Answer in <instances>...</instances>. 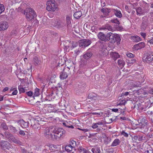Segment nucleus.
Listing matches in <instances>:
<instances>
[{"label":"nucleus","instance_id":"1","mask_svg":"<svg viewBox=\"0 0 153 153\" xmlns=\"http://www.w3.org/2000/svg\"><path fill=\"white\" fill-rule=\"evenodd\" d=\"M65 133V131L62 128L50 127L45 129L44 134L47 138L56 140L64 136Z\"/></svg>","mask_w":153,"mask_h":153},{"label":"nucleus","instance_id":"2","mask_svg":"<svg viewBox=\"0 0 153 153\" xmlns=\"http://www.w3.org/2000/svg\"><path fill=\"white\" fill-rule=\"evenodd\" d=\"M46 4V10L48 11L53 12L58 10V5L54 0H49L47 2Z\"/></svg>","mask_w":153,"mask_h":153},{"label":"nucleus","instance_id":"3","mask_svg":"<svg viewBox=\"0 0 153 153\" xmlns=\"http://www.w3.org/2000/svg\"><path fill=\"white\" fill-rule=\"evenodd\" d=\"M121 41L120 37L118 34L113 33L111 32L107 33V41L112 43H114L116 41L118 43Z\"/></svg>","mask_w":153,"mask_h":153},{"label":"nucleus","instance_id":"4","mask_svg":"<svg viewBox=\"0 0 153 153\" xmlns=\"http://www.w3.org/2000/svg\"><path fill=\"white\" fill-rule=\"evenodd\" d=\"M38 121L35 119L34 118H32L29 119L28 123L30 125L31 127L34 130L37 131L39 130L41 128V125L38 123Z\"/></svg>","mask_w":153,"mask_h":153},{"label":"nucleus","instance_id":"5","mask_svg":"<svg viewBox=\"0 0 153 153\" xmlns=\"http://www.w3.org/2000/svg\"><path fill=\"white\" fill-rule=\"evenodd\" d=\"M27 11L26 16L28 20H31L36 16V13L32 8H28Z\"/></svg>","mask_w":153,"mask_h":153},{"label":"nucleus","instance_id":"6","mask_svg":"<svg viewBox=\"0 0 153 153\" xmlns=\"http://www.w3.org/2000/svg\"><path fill=\"white\" fill-rule=\"evenodd\" d=\"M138 124H136L138 125V127L140 128H144L145 129V131L146 132L148 129L146 126L147 121L145 119L143 118L141 119H139L138 121Z\"/></svg>","mask_w":153,"mask_h":153},{"label":"nucleus","instance_id":"7","mask_svg":"<svg viewBox=\"0 0 153 153\" xmlns=\"http://www.w3.org/2000/svg\"><path fill=\"white\" fill-rule=\"evenodd\" d=\"M146 57L143 58L144 62L150 64L153 62V53L151 52H148L146 53Z\"/></svg>","mask_w":153,"mask_h":153},{"label":"nucleus","instance_id":"8","mask_svg":"<svg viewBox=\"0 0 153 153\" xmlns=\"http://www.w3.org/2000/svg\"><path fill=\"white\" fill-rule=\"evenodd\" d=\"M91 43V41L88 39L80 40L79 42V46L81 48H84L90 45Z\"/></svg>","mask_w":153,"mask_h":153},{"label":"nucleus","instance_id":"9","mask_svg":"<svg viewBox=\"0 0 153 153\" xmlns=\"http://www.w3.org/2000/svg\"><path fill=\"white\" fill-rule=\"evenodd\" d=\"M70 68L68 67H65L63 71L61 73L60 76L61 79H66L68 76V74L70 73Z\"/></svg>","mask_w":153,"mask_h":153},{"label":"nucleus","instance_id":"10","mask_svg":"<svg viewBox=\"0 0 153 153\" xmlns=\"http://www.w3.org/2000/svg\"><path fill=\"white\" fill-rule=\"evenodd\" d=\"M0 146L3 150L8 149L10 148V145L9 143L7 141L1 140L0 142Z\"/></svg>","mask_w":153,"mask_h":153},{"label":"nucleus","instance_id":"11","mask_svg":"<svg viewBox=\"0 0 153 153\" xmlns=\"http://www.w3.org/2000/svg\"><path fill=\"white\" fill-rule=\"evenodd\" d=\"M51 24L53 26L56 27L57 28H62L65 25L63 22L60 21H57L54 20L52 21Z\"/></svg>","mask_w":153,"mask_h":153},{"label":"nucleus","instance_id":"12","mask_svg":"<svg viewBox=\"0 0 153 153\" xmlns=\"http://www.w3.org/2000/svg\"><path fill=\"white\" fill-rule=\"evenodd\" d=\"M8 27V23L6 22H0V31H3L6 30Z\"/></svg>","mask_w":153,"mask_h":153},{"label":"nucleus","instance_id":"13","mask_svg":"<svg viewBox=\"0 0 153 153\" xmlns=\"http://www.w3.org/2000/svg\"><path fill=\"white\" fill-rule=\"evenodd\" d=\"M100 30H104L106 31L107 30L113 31L114 30L112 27L111 25L108 24H106L102 26V27L100 28Z\"/></svg>","mask_w":153,"mask_h":153},{"label":"nucleus","instance_id":"14","mask_svg":"<svg viewBox=\"0 0 153 153\" xmlns=\"http://www.w3.org/2000/svg\"><path fill=\"white\" fill-rule=\"evenodd\" d=\"M145 44L143 42H140L134 45L133 47V49L135 50H137L144 48Z\"/></svg>","mask_w":153,"mask_h":153},{"label":"nucleus","instance_id":"15","mask_svg":"<svg viewBox=\"0 0 153 153\" xmlns=\"http://www.w3.org/2000/svg\"><path fill=\"white\" fill-rule=\"evenodd\" d=\"M97 36L101 40L104 42L107 41V34L105 35L103 33L100 32L98 34Z\"/></svg>","mask_w":153,"mask_h":153},{"label":"nucleus","instance_id":"16","mask_svg":"<svg viewBox=\"0 0 153 153\" xmlns=\"http://www.w3.org/2000/svg\"><path fill=\"white\" fill-rule=\"evenodd\" d=\"M93 54V53L88 50L83 55V57L85 59L87 60L90 58Z\"/></svg>","mask_w":153,"mask_h":153},{"label":"nucleus","instance_id":"17","mask_svg":"<svg viewBox=\"0 0 153 153\" xmlns=\"http://www.w3.org/2000/svg\"><path fill=\"white\" fill-rule=\"evenodd\" d=\"M17 122L19 124L20 126L22 128H27L29 124L28 121L27 122H25L23 120H19Z\"/></svg>","mask_w":153,"mask_h":153},{"label":"nucleus","instance_id":"18","mask_svg":"<svg viewBox=\"0 0 153 153\" xmlns=\"http://www.w3.org/2000/svg\"><path fill=\"white\" fill-rule=\"evenodd\" d=\"M103 125V123L102 122L99 121L97 123H93L91 127L93 129L97 128V131H100L101 130V129L100 128L98 127V126H101Z\"/></svg>","mask_w":153,"mask_h":153},{"label":"nucleus","instance_id":"19","mask_svg":"<svg viewBox=\"0 0 153 153\" xmlns=\"http://www.w3.org/2000/svg\"><path fill=\"white\" fill-rule=\"evenodd\" d=\"M66 25L68 29H71L72 25L71 22V19L70 17L69 16H67L66 17Z\"/></svg>","mask_w":153,"mask_h":153},{"label":"nucleus","instance_id":"20","mask_svg":"<svg viewBox=\"0 0 153 153\" xmlns=\"http://www.w3.org/2000/svg\"><path fill=\"white\" fill-rule=\"evenodd\" d=\"M110 55L112 58L114 60H116L120 57V55L118 53L115 52H111L110 53Z\"/></svg>","mask_w":153,"mask_h":153},{"label":"nucleus","instance_id":"21","mask_svg":"<svg viewBox=\"0 0 153 153\" xmlns=\"http://www.w3.org/2000/svg\"><path fill=\"white\" fill-rule=\"evenodd\" d=\"M33 61L34 64L35 65L40 64L41 63L40 60L36 56L33 58Z\"/></svg>","mask_w":153,"mask_h":153},{"label":"nucleus","instance_id":"22","mask_svg":"<svg viewBox=\"0 0 153 153\" xmlns=\"http://www.w3.org/2000/svg\"><path fill=\"white\" fill-rule=\"evenodd\" d=\"M148 26V22L147 21H143L141 25V29L142 30H144L147 26Z\"/></svg>","mask_w":153,"mask_h":153},{"label":"nucleus","instance_id":"23","mask_svg":"<svg viewBox=\"0 0 153 153\" xmlns=\"http://www.w3.org/2000/svg\"><path fill=\"white\" fill-rule=\"evenodd\" d=\"M113 12L117 17L119 18H120L122 17V15L120 11L114 10Z\"/></svg>","mask_w":153,"mask_h":153},{"label":"nucleus","instance_id":"24","mask_svg":"<svg viewBox=\"0 0 153 153\" xmlns=\"http://www.w3.org/2000/svg\"><path fill=\"white\" fill-rule=\"evenodd\" d=\"M47 106L48 107V111L49 112H55L56 111V109H54L53 106L51 105H48Z\"/></svg>","mask_w":153,"mask_h":153},{"label":"nucleus","instance_id":"25","mask_svg":"<svg viewBox=\"0 0 153 153\" xmlns=\"http://www.w3.org/2000/svg\"><path fill=\"white\" fill-rule=\"evenodd\" d=\"M82 15V13L81 11H78L75 12L74 15V17L77 19H79Z\"/></svg>","mask_w":153,"mask_h":153},{"label":"nucleus","instance_id":"26","mask_svg":"<svg viewBox=\"0 0 153 153\" xmlns=\"http://www.w3.org/2000/svg\"><path fill=\"white\" fill-rule=\"evenodd\" d=\"M88 98L91 100H95L97 98V95L94 93H91L89 94Z\"/></svg>","mask_w":153,"mask_h":153},{"label":"nucleus","instance_id":"27","mask_svg":"<svg viewBox=\"0 0 153 153\" xmlns=\"http://www.w3.org/2000/svg\"><path fill=\"white\" fill-rule=\"evenodd\" d=\"M120 143V141L119 139H116L114 140L111 146L112 147L116 146L118 145Z\"/></svg>","mask_w":153,"mask_h":153},{"label":"nucleus","instance_id":"28","mask_svg":"<svg viewBox=\"0 0 153 153\" xmlns=\"http://www.w3.org/2000/svg\"><path fill=\"white\" fill-rule=\"evenodd\" d=\"M5 135L6 138L10 140H11L12 138H13L14 137L11 134L7 132H5Z\"/></svg>","mask_w":153,"mask_h":153},{"label":"nucleus","instance_id":"29","mask_svg":"<svg viewBox=\"0 0 153 153\" xmlns=\"http://www.w3.org/2000/svg\"><path fill=\"white\" fill-rule=\"evenodd\" d=\"M78 150L79 152V153H87L88 152L85 148L82 146L79 147Z\"/></svg>","mask_w":153,"mask_h":153},{"label":"nucleus","instance_id":"30","mask_svg":"<svg viewBox=\"0 0 153 153\" xmlns=\"http://www.w3.org/2000/svg\"><path fill=\"white\" fill-rule=\"evenodd\" d=\"M71 145L67 144L65 147V149L68 152H70L72 151L73 147Z\"/></svg>","mask_w":153,"mask_h":153},{"label":"nucleus","instance_id":"31","mask_svg":"<svg viewBox=\"0 0 153 153\" xmlns=\"http://www.w3.org/2000/svg\"><path fill=\"white\" fill-rule=\"evenodd\" d=\"M132 39L134 42H138L141 40V38L138 36H136L132 37Z\"/></svg>","mask_w":153,"mask_h":153},{"label":"nucleus","instance_id":"32","mask_svg":"<svg viewBox=\"0 0 153 153\" xmlns=\"http://www.w3.org/2000/svg\"><path fill=\"white\" fill-rule=\"evenodd\" d=\"M137 15L142 14L144 13V11L140 7L136 9Z\"/></svg>","mask_w":153,"mask_h":153},{"label":"nucleus","instance_id":"33","mask_svg":"<svg viewBox=\"0 0 153 153\" xmlns=\"http://www.w3.org/2000/svg\"><path fill=\"white\" fill-rule=\"evenodd\" d=\"M0 126L4 130H7L8 129L6 124L4 123H2L1 124Z\"/></svg>","mask_w":153,"mask_h":153},{"label":"nucleus","instance_id":"34","mask_svg":"<svg viewBox=\"0 0 153 153\" xmlns=\"http://www.w3.org/2000/svg\"><path fill=\"white\" fill-rule=\"evenodd\" d=\"M39 89L36 88L35 89V91L34 92V95L33 96V97H35L38 96L39 95Z\"/></svg>","mask_w":153,"mask_h":153},{"label":"nucleus","instance_id":"35","mask_svg":"<svg viewBox=\"0 0 153 153\" xmlns=\"http://www.w3.org/2000/svg\"><path fill=\"white\" fill-rule=\"evenodd\" d=\"M93 115H96L97 117H100L103 114V113L101 111H99V112H91L90 114Z\"/></svg>","mask_w":153,"mask_h":153},{"label":"nucleus","instance_id":"36","mask_svg":"<svg viewBox=\"0 0 153 153\" xmlns=\"http://www.w3.org/2000/svg\"><path fill=\"white\" fill-rule=\"evenodd\" d=\"M87 64V61L86 60H84L82 61L80 64L81 67H84Z\"/></svg>","mask_w":153,"mask_h":153},{"label":"nucleus","instance_id":"37","mask_svg":"<svg viewBox=\"0 0 153 153\" xmlns=\"http://www.w3.org/2000/svg\"><path fill=\"white\" fill-rule=\"evenodd\" d=\"M110 22L112 23H115L118 25H119L120 24V22L119 21L117 18L115 19L114 18L111 20H110Z\"/></svg>","mask_w":153,"mask_h":153},{"label":"nucleus","instance_id":"38","mask_svg":"<svg viewBox=\"0 0 153 153\" xmlns=\"http://www.w3.org/2000/svg\"><path fill=\"white\" fill-rule=\"evenodd\" d=\"M11 141L13 142L14 143L18 144L20 145L21 144V142L18 140L15 139L14 137H13V138H12V139Z\"/></svg>","mask_w":153,"mask_h":153},{"label":"nucleus","instance_id":"39","mask_svg":"<svg viewBox=\"0 0 153 153\" xmlns=\"http://www.w3.org/2000/svg\"><path fill=\"white\" fill-rule=\"evenodd\" d=\"M111 141L110 138L107 137L104 140V143L105 144H108Z\"/></svg>","mask_w":153,"mask_h":153},{"label":"nucleus","instance_id":"40","mask_svg":"<svg viewBox=\"0 0 153 153\" xmlns=\"http://www.w3.org/2000/svg\"><path fill=\"white\" fill-rule=\"evenodd\" d=\"M118 63L119 65L122 66H124L125 64L124 61L121 60H118Z\"/></svg>","mask_w":153,"mask_h":153},{"label":"nucleus","instance_id":"41","mask_svg":"<svg viewBox=\"0 0 153 153\" xmlns=\"http://www.w3.org/2000/svg\"><path fill=\"white\" fill-rule=\"evenodd\" d=\"M18 89L19 92L20 93H23L25 92V90L23 88L21 87L20 86H19L18 87Z\"/></svg>","mask_w":153,"mask_h":153},{"label":"nucleus","instance_id":"42","mask_svg":"<svg viewBox=\"0 0 153 153\" xmlns=\"http://www.w3.org/2000/svg\"><path fill=\"white\" fill-rule=\"evenodd\" d=\"M9 127L10 129L13 132L15 133L17 131L16 129L12 126H9Z\"/></svg>","mask_w":153,"mask_h":153},{"label":"nucleus","instance_id":"43","mask_svg":"<svg viewBox=\"0 0 153 153\" xmlns=\"http://www.w3.org/2000/svg\"><path fill=\"white\" fill-rule=\"evenodd\" d=\"M69 144L72 146V147L74 148L76 145V142L74 140H72L71 141L70 143Z\"/></svg>","mask_w":153,"mask_h":153},{"label":"nucleus","instance_id":"44","mask_svg":"<svg viewBox=\"0 0 153 153\" xmlns=\"http://www.w3.org/2000/svg\"><path fill=\"white\" fill-rule=\"evenodd\" d=\"M126 102L125 100H121L120 102V103L117 105H124L126 103Z\"/></svg>","mask_w":153,"mask_h":153},{"label":"nucleus","instance_id":"45","mask_svg":"<svg viewBox=\"0 0 153 153\" xmlns=\"http://www.w3.org/2000/svg\"><path fill=\"white\" fill-rule=\"evenodd\" d=\"M121 134L126 137H128V134L125 132L124 131H122Z\"/></svg>","mask_w":153,"mask_h":153},{"label":"nucleus","instance_id":"46","mask_svg":"<svg viewBox=\"0 0 153 153\" xmlns=\"http://www.w3.org/2000/svg\"><path fill=\"white\" fill-rule=\"evenodd\" d=\"M27 94L29 97H31L33 94V93L32 91H30L26 92Z\"/></svg>","mask_w":153,"mask_h":153},{"label":"nucleus","instance_id":"47","mask_svg":"<svg viewBox=\"0 0 153 153\" xmlns=\"http://www.w3.org/2000/svg\"><path fill=\"white\" fill-rule=\"evenodd\" d=\"M150 105L151 106H153V96L151 97L149 100Z\"/></svg>","mask_w":153,"mask_h":153},{"label":"nucleus","instance_id":"48","mask_svg":"<svg viewBox=\"0 0 153 153\" xmlns=\"http://www.w3.org/2000/svg\"><path fill=\"white\" fill-rule=\"evenodd\" d=\"M101 11L104 14H105L106 12V11H107V8H102L101 10Z\"/></svg>","mask_w":153,"mask_h":153},{"label":"nucleus","instance_id":"49","mask_svg":"<svg viewBox=\"0 0 153 153\" xmlns=\"http://www.w3.org/2000/svg\"><path fill=\"white\" fill-rule=\"evenodd\" d=\"M143 134H142V135H138L137 139L139 141L142 140H143Z\"/></svg>","mask_w":153,"mask_h":153},{"label":"nucleus","instance_id":"50","mask_svg":"<svg viewBox=\"0 0 153 153\" xmlns=\"http://www.w3.org/2000/svg\"><path fill=\"white\" fill-rule=\"evenodd\" d=\"M4 6L3 4H0V11H2V12L4 11Z\"/></svg>","mask_w":153,"mask_h":153},{"label":"nucleus","instance_id":"51","mask_svg":"<svg viewBox=\"0 0 153 153\" xmlns=\"http://www.w3.org/2000/svg\"><path fill=\"white\" fill-rule=\"evenodd\" d=\"M127 56L129 57H133L134 56V55L131 53H128L126 54Z\"/></svg>","mask_w":153,"mask_h":153},{"label":"nucleus","instance_id":"52","mask_svg":"<svg viewBox=\"0 0 153 153\" xmlns=\"http://www.w3.org/2000/svg\"><path fill=\"white\" fill-rule=\"evenodd\" d=\"M98 149V148H93L91 149V151L93 153H96L97 150Z\"/></svg>","mask_w":153,"mask_h":153},{"label":"nucleus","instance_id":"53","mask_svg":"<svg viewBox=\"0 0 153 153\" xmlns=\"http://www.w3.org/2000/svg\"><path fill=\"white\" fill-rule=\"evenodd\" d=\"M140 34L143 38H144V39H145L146 37V34L145 33L140 32Z\"/></svg>","mask_w":153,"mask_h":153},{"label":"nucleus","instance_id":"54","mask_svg":"<svg viewBox=\"0 0 153 153\" xmlns=\"http://www.w3.org/2000/svg\"><path fill=\"white\" fill-rule=\"evenodd\" d=\"M19 134L21 135L24 136L25 135V133L24 131L20 130L19 132Z\"/></svg>","mask_w":153,"mask_h":153},{"label":"nucleus","instance_id":"55","mask_svg":"<svg viewBox=\"0 0 153 153\" xmlns=\"http://www.w3.org/2000/svg\"><path fill=\"white\" fill-rule=\"evenodd\" d=\"M129 92H125L124 93H123L121 94V97H122L123 96H127L128 95Z\"/></svg>","mask_w":153,"mask_h":153},{"label":"nucleus","instance_id":"56","mask_svg":"<svg viewBox=\"0 0 153 153\" xmlns=\"http://www.w3.org/2000/svg\"><path fill=\"white\" fill-rule=\"evenodd\" d=\"M68 122H63L62 123L63 125L65 126L68 127V126L69 125H68Z\"/></svg>","mask_w":153,"mask_h":153},{"label":"nucleus","instance_id":"57","mask_svg":"<svg viewBox=\"0 0 153 153\" xmlns=\"http://www.w3.org/2000/svg\"><path fill=\"white\" fill-rule=\"evenodd\" d=\"M17 90H16L13 92L12 94L13 95H16L17 94Z\"/></svg>","mask_w":153,"mask_h":153},{"label":"nucleus","instance_id":"58","mask_svg":"<svg viewBox=\"0 0 153 153\" xmlns=\"http://www.w3.org/2000/svg\"><path fill=\"white\" fill-rule=\"evenodd\" d=\"M144 153H153V151L152 150H147Z\"/></svg>","mask_w":153,"mask_h":153},{"label":"nucleus","instance_id":"59","mask_svg":"<svg viewBox=\"0 0 153 153\" xmlns=\"http://www.w3.org/2000/svg\"><path fill=\"white\" fill-rule=\"evenodd\" d=\"M151 44H153V37H152L149 41Z\"/></svg>","mask_w":153,"mask_h":153},{"label":"nucleus","instance_id":"60","mask_svg":"<svg viewBox=\"0 0 153 153\" xmlns=\"http://www.w3.org/2000/svg\"><path fill=\"white\" fill-rule=\"evenodd\" d=\"M136 59H131V62H130L131 63H133L136 62Z\"/></svg>","mask_w":153,"mask_h":153},{"label":"nucleus","instance_id":"61","mask_svg":"<svg viewBox=\"0 0 153 153\" xmlns=\"http://www.w3.org/2000/svg\"><path fill=\"white\" fill-rule=\"evenodd\" d=\"M118 111V109L117 108H113L112 109V111L114 112H117Z\"/></svg>","mask_w":153,"mask_h":153},{"label":"nucleus","instance_id":"62","mask_svg":"<svg viewBox=\"0 0 153 153\" xmlns=\"http://www.w3.org/2000/svg\"><path fill=\"white\" fill-rule=\"evenodd\" d=\"M79 129L82 131H83L84 132H86V131H88V130L87 129H86V128H83V129Z\"/></svg>","mask_w":153,"mask_h":153},{"label":"nucleus","instance_id":"63","mask_svg":"<svg viewBox=\"0 0 153 153\" xmlns=\"http://www.w3.org/2000/svg\"><path fill=\"white\" fill-rule=\"evenodd\" d=\"M8 90V88L7 87L4 88L3 90V92H5Z\"/></svg>","mask_w":153,"mask_h":153},{"label":"nucleus","instance_id":"64","mask_svg":"<svg viewBox=\"0 0 153 153\" xmlns=\"http://www.w3.org/2000/svg\"><path fill=\"white\" fill-rule=\"evenodd\" d=\"M22 152L23 153H27V151L25 149H22Z\"/></svg>","mask_w":153,"mask_h":153}]
</instances>
